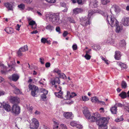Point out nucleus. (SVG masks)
<instances>
[{
  "label": "nucleus",
  "instance_id": "obj_1",
  "mask_svg": "<svg viewBox=\"0 0 129 129\" xmlns=\"http://www.w3.org/2000/svg\"><path fill=\"white\" fill-rule=\"evenodd\" d=\"M51 83L53 85H55V88L57 89L59 91L57 92H55V95L57 97L60 98H62V95L63 94V92L61 91L62 89V88L60 86H59L57 88V86L56 85L57 84H59L60 83V81L59 78L58 77H56L54 79L51 80Z\"/></svg>",
  "mask_w": 129,
  "mask_h": 129
},
{
  "label": "nucleus",
  "instance_id": "obj_2",
  "mask_svg": "<svg viewBox=\"0 0 129 129\" xmlns=\"http://www.w3.org/2000/svg\"><path fill=\"white\" fill-rule=\"evenodd\" d=\"M47 18L49 21H51L53 24L57 25L61 22V21L60 19V16L59 14H53L48 16Z\"/></svg>",
  "mask_w": 129,
  "mask_h": 129
},
{
  "label": "nucleus",
  "instance_id": "obj_3",
  "mask_svg": "<svg viewBox=\"0 0 129 129\" xmlns=\"http://www.w3.org/2000/svg\"><path fill=\"white\" fill-rule=\"evenodd\" d=\"M99 122V129H107V124L108 122L107 118L103 117L98 119Z\"/></svg>",
  "mask_w": 129,
  "mask_h": 129
},
{
  "label": "nucleus",
  "instance_id": "obj_4",
  "mask_svg": "<svg viewBox=\"0 0 129 129\" xmlns=\"http://www.w3.org/2000/svg\"><path fill=\"white\" fill-rule=\"evenodd\" d=\"M28 87L29 89L32 90L31 94L32 96L34 97L36 96V95H37L38 92V87L35 85L31 84H29Z\"/></svg>",
  "mask_w": 129,
  "mask_h": 129
},
{
  "label": "nucleus",
  "instance_id": "obj_5",
  "mask_svg": "<svg viewBox=\"0 0 129 129\" xmlns=\"http://www.w3.org/2000/svg\"><path fill=\"white\" fill-rule=\"evenodd\" d=\"M104 16H107V20L108 22V23L110 25L113 24V22L114 21H116L117 20L113 16L111 15H108L106 13H103V15Z\"/></svg>",
  "mask_w": 129,
  "mask_h": 129
},
{
  "label": "nucleus",
  "instance_id": "obj_6",
  "mask_svg": "<svg viewBox=\"0 0 129 129\" xmlns=\"http://www.w3.org/2000/svg\"><path fill=\"white\" fill-rule=\"evenodd\" d=\"M89 20L90 19L87 17H82L80 19V23L83 26H86L88 24H89Z\"/></svg>",
  "mask_w": 129,
  "mask_h": 129
},
{
  "label": "nucleus",
  "instance_id": "obj_7",
  "mask_svg": "<svg viewBox=\"0 0 129 129\" xmlns=\"http://www.w3.org/2000/svg\"><path fill=\"white\" fill-rule=\"evenodd\" d=\"M12 112L16 114H19L20 112V107L17 105L14 104L13 105L12 108Z\"/></svg>",
  "mask_w": 129,
  "mask_h": 129
},
{
  "label": "nucleus",
  "instance_id": "obj_8",
  "mask_svg": "<svg viewBox=\"0 0 129 129\" xmlns=\"http://www.w3.org/2000/svg\"><path fill=\"white\" fill-rule=\"evenodd\" d=\"M121 22L124 26H128L129 25V17H123L121 19Z\"/></svg>",
  "mask_w": 129,
  "mask_h": 129
},
{
  "label": "nucleus",
  "instance_id": "obj_9",
  "mask_svg": "<svg viewBox=\"0 0 129 129\" xmlns=\"http://www.w3.org/2000/svg\"><path fill=\"white\" fill-rule=\"evenodd\" d=\"M98 3L96 0H90L89 6L92 8H96L98 7Z\"/></svg>",
  "mask_w": 129,
  "mask_h": 129
},
{
  "label": "nucleus",
  "instance_id": "obj_10",
  "mask_svg": "<svg viewBox=\"0 0 129 129\" xmlns=\"http://www.w3.org/2000/svg\"><path fill=\"white\" fill-rule=\"evenodd\" d=\"M115 106L119 107H122L123 106L124 108L129 113V105L125 106V105H122L120 103H116L115 105Z\"/></svg>",
  "mask_w": 129,
  "mask_h": 129
},
{
  "label": "nucleus",
  "instance_id": "obj_11",
  "mask_svg": "<svg viewBox=\"0 0 129 129\" xmlns=\"http://www.w3.org/2000/svg\"><path fill=\"white\" fill-rule=\"evenodd\" d=\"M64 116L67 119H72L73 117V115L71 112H67L64 113L63 114Z\"/></svg>",
  "mask_w": 129,
  "mask_h": 129
},
{
  "label": "nucleus",
  "instance_id": "obj_12",
  "mask_svg": "<svg viewBox=\"0 0 129 129\" xmlns=\"http://www.w3.org/2000/svg\"><path fill=\"white\" fill-rule=\"evenodd\" d=\"M5 6L6 7L8 10H11L13 11V7L12 5L8 2L4 3Z\"/></svg>",
  "mask_w": 129,
  "mask_h": 129
},
{
  "label": "nucleus",
  "instance_id": "obj_13",
  "mask_svg": "<svg viewBox=\"0 0 129 129\" xmlns=\"http://www.w3.org/2000/svg\"><path fill=\"white\" fill-rule=\"evenodd\" d=\"M19 76L17 74H14L12 77H9V79L10 80H12L14 81H16L19 79Z\"/></svg>",
  "mask_w": 129,
  "mask_h": 129
},
{
  "label": "nucleus",
  "instance_id": "obj_14",
  "mask_svg": "<svg viewBox=\"0 0 129 129\" xmlns=\"http://www.w3.org/2000/svg\"><path fill=\"white\" fill-rule=\"evenodd\" d=\"M83 113L86 118L89 117L90 114L87 108H85L83 111Z\"/></svg>",
  "mask_w": 129,
  "mask_h": 129
},
{
  "label": "nucleus",
  "instance_id": "obj_15",
  "mask_svg": "<svg viewBox=\"0 0 129 129\" xmlns=\"http://www.w3.org/2000/svg\"><path fill=\"white\" fill-rule=\"evenodd\" d=\"M32 121L33 125H35V127L33 128H37L39 125L38 121L35 118H33L32 120Z\"/></svg>",
  "mask_w": 129,
  "mask_h": 129
},
{
  "label": "nucleus",
  "instance_id": "obj_16",
  "mask_svg": "<svg viewBox=\"0 0 129 129\" xmlns=\"http://www.w3.org/2000/svg\"><path fill=\"white\" fill-rule=\"evenodd\" d=\"M83 10L82 8H76L73 10L74 13L75 14L82 12Z\"/></svg>",
  "mask_w": 129,
  "mask_h": 129
},
{
  "label": "nucleus",
  "instance_id": "obj_17",
  "mask_svg": "<svg viewBox=\"0 0 129 129\" xmlns=\"http://www.w3.org/2000/svg\"><path fill=\"white\" fill-rule=\"evenodd\" d=\"M3 108L7 111L9 112L10 111L11 109L10 106L7 104H5L3 105Z\"/></svg>",
  "mask_w": 129,
  "mask_h": 129
},
{
  "label": "nucleus",
  "instance_id": "obj_18",
  "mask_svg": "<svg viewBox=\"0 0 129 129\" xmlns=\"http://www.w3.org/2000/svg\"><path fill=\"white\" fill-rule=\"evenodd\" d=\"M5 31L8 34H11L13 33V30L12 28L10 27H7L5 28Z\"/></svg>",
  "mask_w": 129,
  "mask_h": 129
},
{
  "label": "nucleus",
  "instance_id": "obj_19",
  "mask_svg": "<svg viewBox=\"0 0 129 129\" xmlns=\"http://www.w3.org/2000/svg\"><path fill=\"white\" fill-rule=\"evenodd\" d=\"M10 101L13 103H19V99L16 97H12L10 99Z\"/></svg>",
  "mask_w": 129,
  "mask_h": 129
},
{
  "label": "nucleus",
  "instance_id": "obj_20",
  "mask_svg": "<svg viewBox=\"0 0 129 129\" xmlns=\"http://www.w3.org/2000/svg\"><path fill=\"white\" fill-rule=\"evenodd\" d=\"M121 55L120 52L119 51H116L115 52V58L117 60H119L120 59Z\"/></svg>",
  "mask_w": 129,
  "mask_h": 129
},
{
  "label": "nucleus",
  "instance_id": "obj_21",
  "mask_svg": "<svg viewBox=\"0 0 129 129\" xmlns=\"http://www.w3.org/2000/svg\"><path fill=\"white\" fill-rule=\"evenodd\" d=\"M12 86L15 89L14 92L16 94H20L22 93V92H21L20 90L15 86L13 85Z\"/></svg>",
  "mask_w": 129,
  "mask_h": 129
},
{
  "label": "nucleus",
  "instance_id": "obj_22",
  "mask_svg": "<svg viewBox=\"0 0 129 129\" xmlns=\"http://www.w3.org/2000/svg\"><path fill=\"white\" fill-rule=\"evenodd\" d=\"M117 107L115 106L114 105V106L111 108L110 110L112 113L113 114H116Z\"/></svg>",
  "mask_w": 129,
  "mask_h": 129
},
{
  "label": "nucleus",
  "instance_id": "obj_23",
  "mask_svg": "<svg viewBox=\"0 0 129 129\" xmlns=\"http://www.w3.org/2000/svg\"><path fill=\"white\" fill-rule=\"evenodd\" d=\"M45 28L47 29L50 31H52L54 29L53 26L51 25L50 24H49L46 26Z\"/></svg>",
  "mask_w": 129,
  "mask_h": 129
},
{
  "label": "nucleus",
  "instance_id": "obj_24",
  "mask_svg": "<svg viewBox=\"0 0 129 129\" xmlns=\"http://www.w3.org/2000/svg\"><path fill=\"white\" fill-rule=\"evenodd\" d=\"M116 31L117 33H119L122 29V25H118L116 26Z\"/></svg>",
  "mask_w": 129,
  "mask_h": 129
},
{
  "label": "nucleus",
  "instance_id": "obj_25",
  "mask_svg": "<svg viewBox=\"0 0 129 129\" xmlns=\"http://www.w3.org/2000/svg\"><path fill=\"white\" fill-rule=\"evenodd\" d=\"M87 118L90 120V121L91 122H95L97 121V119L93 115L91 116L90 115L89 117Z\"/></svg>",
  "mask_w": 129,
  "mask_h": 129
},
{
  "label": "nucleus",
  "instance_id": "obj_26",
  "mask_svg": "<svg viewBox=\"0 0 129 129\" xmlns=\"http://www.w3.org/2000/svg\"><path fill=\"white\" fill-rule=\"evenodd\" d=\"M127 94L124 91L122 92L121 93L119 94V95L120 96L122 99H125L127 96Z\"/></svg>",
  "mask_w": 129,
  "mask_h": 129
},
{
  "label": "nucleus",
  "instance_id": "obj_27",
  "mask_svg": "<svg viewBox=\"0 0 129 129\" xmlns=\"http://www.w3.org/2000/svg\"><path fill=\"white\" fill-rule=\"evenodd\" d=\"M91 100L92 102H93L98 103L100 102L98 99L95 96L91 98Z\"/></svg>",
  "mask_w": 129,
  "mask_h": 129
},
{
  "label": "nucleus",
  "instance_id": "obj_28",
  "mask_svg": "<svg viewBox=\"0 0 129 129\" xmlns=\"http://www.w3.org/2000/svg\"><path fill=\"white\" fill-rule=\"evenodd\" d=\"M92 48L94 50H99L101 49L100 46L97 45H95L92 46Z\"/></svg>",
  "mask_w": 129,
  "mask_h": 129
},
{
  "label": "nucleus",
  "instance_id": "obj_29",
  "mask_svg": "<svg viewBox=\"0 0 129 129\" xmlns=\"http://www.w3.org/2000/svg\"><path fill=\"white\" fill-rule=\"evenodd\" d=\"M120 43V46L121 47H124L126 45L125 42L124 40L121 41Z\"/></svg>",
  "mask_w": 129,
  "mask_h": 129
},
{
  "label": "nucleus",
  "instance_id": "obj_30",
  "mask_svg": "<svg viewBox=\"0 0 129 129\" xmlns=\"http://www.w3.org/2000/svg\"><path fill=\"white\" fill-rule=\"evenodd\" d=\"M20 48H22L21 49V50L22 52H25L26 51L28 50L27 48V45H25L23 47H21Z\"/></svg>",
  "mask_w": 129,
  "mask_h": 129
},
{
  "label": "nucleus",
  "instance_id": "obj_31",
  "mask_svg": "<svg viewBox=\"0 0 129 129\" xmlns=\"http://www.w3.org/2000/svg\"><path fill=\"white\" fill-rule=\"evenodd\" d=\"M119 65L123 69H125L127 68V66L126 64H124L121 62L119 63Z\"/></svg>",
  "mask_w": 129,
  "mask_h": 129
},
{
  "label": "nucleus",
  "instance_id": "obj_32",
  "mask_svg": "<svg viewBox=\"0 0 129 129\" xmlns=\"http://www.w3.org/2000/svg\"><path fill=\"white\" fill-rule=\"evenodd\" d=\"M110 2V0H101L102 4L104 5H105L109 3Z\"/></svg>",
  "mask_w": 129,
  "mask_h": 129
},
{
  "label": "nucleus",
  "instance_id": "obj_33",
  "mask_svg": "<svg viewBox=\"0 0 129 129\" xmlns=\"http://www.w3.org/2000/svg\"><path fill=\"white\" fill-rule=\"evenodd\" d=\"M32 0H22V2L27 4H30L32 2Z\"/></svg>",
  "mask_w": 129,
  "mask_h": 129
},
{
  "label": "nucleus",
  "instance_id": "obj_34",
  "mask_svg": "<svg viewBox=\"0 0 129 129\" xmlns=\"http://www.w3.org/2000/svg\"><path fill=\"white\" fill-rule=\"evenodd\" d=\"M119 22L117 21L116 20V21H114L113 22V24H111L110 25L112 27H115L116 26H117L118 25Z\"/></svg>",
  "mask_w": 129,
  "mask_h": 129
},
{
  "label": "nucleus",
  "instance_id": "obj_35",
  "mask_svg": "<svg viewBox=\"0 0 129 129\" xmlns=\"http://www.w3.org/2000/svg\"><path fill=\"white\" fill-rule=\"evenodd\" d=\"M119 22L117 21L116 20V21H114L113 22V24H111L110 25L112 27H115L116 26H117L118 25Z\"/></svg>",
  "mask_w": 129,
  "mask_h": 129
},
{
  "label": "nucleus",
  "instance_id": "obj_36",
  "mask_svg": "<svg viewBox=\"0 0 129 129\" xmlns=\"http://www.w3.org/2000/svg\"><path fill=\"white\" fill-rule=\"evenodd\" d=\"M58 75L60 78L63 79H66V76L63 73H60Z\"/></svg>",
  "mask_w": 129,
  "mask_h": 129
},
{
  "label": "nucleus",
  "instance_id": "obj_37",
  "mask_svg": "<svg viewBox=\"0 0 129 129\" xmlns=\"http://www.w3.org/2000/svg\"><path fill=\"white\" fill-rule=\"evenodd\" d=\"M18 7L20 8V10H22L25 8V5L23 4H21L18 6Z\"/></svg>",
  "mask_w": 129,
  "mask_h": 129
},
{
  "label": "nucleus",
  "instance_id": "obj_38",
  "mask_svg": "<svg viewBox=\"0 0 129 129\" xmlns=\"http://www.w3.org/2000/svg\"><path fill=\"white\" fill-rule=\"evenodd\" d=\"M121 86L122 88L125 89L127 86V84L125 81H123L122 82Z\"/></svg>",
  "mask_w": 129,
  "mask_h": 129
},
{
  "label": "nucleus",
  "instance_id": "obj_39",
  "mask_svg": "<svg viewBox=\"0 0 129 129\" xmlns=\"http://www.w3.org/2000/svg\"><path fill=\"white\" fill-rule=\"evenodd\" d=\"M71 98V94L70 92L68 91L67 92V95L65 96V99H69Z\"/></svg>",
  "mask_w": 129,
  "mask_h": 129
},
{
  "label": "nucleus",
  "instance_id": "obj_40",
  "mask_svg": "<svg viewBox=\"0 0 129 129\" xmlns=\"http://www.w3.org/2000/svg\"><path fill=\"white\" fill-rule=\"evenodd\" d=\"M88 17H87L88 18H89L90 19V18L91 16L94 14V12L93 10H90L88 11Z\"/></svg>",
  "mask_w": 129,
  "mask_h": 129
},
{
  "label": "nucleus",
  "instance_id": "obj_41",
  "mask_svg": "<svg viewBox=\"0 0 129 129\" xmlns=\"http://www.w3.org/2000/svg\"><path fill=\"white\" fill-rule=\"evenodd\" d=\"M93 116L97 119V120H98V118H99L100 116V114L98 112L93 113Z\"/></svg>",
  "mask_w": 129,
  "mask_h": 129
},
{
  "label": "nucleus",
  "instance_id": "obj_42",
  "mask_svg": "<svg viewBox=\"0 0 129 129\" xmlns=\"http://www.w3.org/2000/svg\"><path fill=\"white\" fill-rule=\"evenodd\" d=\"M22 48H20L18 51L17 52V55L19 56H22V52L21 50V49Z\"/></svg>",
  "mask_w": 129,
  "mask_h": 129
},
{
  "label": "nucleus",
  "instance_id": "obj_43",
  "mask_svg": "<svg viewBox=\"0 0 129 129\" xmlns=\"http://www.w3.org/2000/svg\"><path fill=\"white\" fill-rule=\"evenodd\" d=\"M123 120V118L122 116H121L119 117H118L117 118L115 119V121L117 122H120Z\"/></svg>",
  "mask_w": 129,
  "mask_h": 129
},
{
  "label": "nucleus",
  "instance_id": "obj_44",
  "mask_svg": "<svg viewBox=\"0 0 129 129\" xmlns=\"http://www.w3.org/2000/svg\"><path fill=\"white\" fill-rule=\"evenodd\" d=\"M82 100L84 101H86L89 100V98L86 96H82Z\"/></svg>",
  "mask_w": 129,
  "mask_h": 129
},
{
  "label": "nucleus",
  "instance_id": "obj_45",
  "mask_svg": "<svg viewBox=\"0 0 129 129\" xmlns=\"http://www.w3.org/2000/svg\"><path fill=\"white\" fill-rule=\"evenodd\" d=\"M53 120L54 122V124L56 125V127H58V125L59 124L58 121L55 119H53Z\"/></svg>",
  "mask_w": 129,
  "mask_h": 129
},
{
  "label": "nucleus",
  "instance_id": "obj_46",
  "mask_svg": "<svg viewBox=\"0 0 129 129\" xmlns=\"http://www.w3.org/2000/svg\"><path fill=\"white\" fill-rule=\"evenodd\" d=\"M47 39L44 38H42L41 40V41L44 44H45L46 43Z\"/></svg>",
  "mask_w": 129,
  "mask_h": 129
},
{
  "label": "nucleus",
  "instance_id": "obj_47",
  "mask_svg": "<svg viewBox=\"0 0 129 129\" xmlns=\"http://www.w3.org/2000/svg\"><path fill=\"white\" fill-rule=\"evenodd\" d=\"M68 19L71 23H74L75 22L73 18H68Z\"/></svg>",
  "mask_w": 129,
  "mask_h": 129
},
{
  "label": "nucleus",
  "instance_id": "obj_48",
  "mask_svg": "<svg viewBox=\"0 0 129 129\" xmlns=\"http://www.w3.org/2000/svg\"><path fill=\"white\" fill-rule=\"evenodd\" d=\"M84 57L87 60H89L90 59L91 56L88 54H86L84 56Z\"/></svg>",
  "mask_w": 129,
  "mask_h": 129
},
{
  "label": "nucleus",
  "instance_id": "obj_49",
  "mask_svg": "<svg viewBox=\"0 0 129 129\" xmlns=\"http://www.w3.org/2000/svg\"><path fill=\"white\" fill-rule=\"evenodd\" d=\"M76 124L77 123L76 122L74 121H73L71 122L70 123V125L72 126H76Z\"/></svg>",
  "mask_w": 129,
  "mask_h": 129
},
{
  "label": "nucleus",
  "instance_id": "obj_50",
  "mask_svg": "<svg viewBox=\"0 0 129 129\" xmlns=\"http://www.w3.org/2000/svg\"><path fill=\"white\" fill-rule=\"evenodd\" d=\"M29 24V25H33L36 24L35 21L34 20H32L28 22Z\"/></svg>",
  "mask_w": 129,
  "mask_h": 129
},
{
  "label": "nucleus",
  "instance_id": "obj_51",
  "mask_svg": "<svg viewBox=\"0 0 129 129\" xmlns=\"http://www.w3.org/2000/svg\"><path fill=\"white\" fill-rule=\"evenodd\" d=\"M54 72L57 73L58 75L60 73V71L58 69H55L53 71Z\"/></svg>",
  "mask_w": 129,
  "mask_h": 129
},
{
  "label": "nucleus",
  "instance_id": "obj_52",
  "mask_svg": "<svg viewBox=\"0 0 129 129\" xmlns=\"http://www.w3.org/2000/svg\"><path fill=\"white\" fill-rule=\"evenodd\" d=\"M47 2L50 3H54L56 2V0H45Z\"/></svg>",
  "mask_w": 129,
  "mask_h": 129
},
{
  "label": "nucleus",
  "instance_id": "obj_53",
  "mask_svg": "<svg viewBox=\"0 0 129 129\" xmlns=\"http://www.w3.org/2000/svg\"><path fill=\"white\" fill-rule=\"evenodd\" d=\"M60 126L61 128L62 129H67L66 126L63 124H61Z\"/></svg>",
  "mask_w": 129,
  "mask_h": 129
},
{
  "label": "nucleus",
  "instance_id": "obj_54",
  "mask_svg": "<svg viewBox=\"0 0 129 129\" xmlns=\"http://www.w3.org/2000/svg\"><path fill=\"white\" fill-rule=\"evenodd\" d=\"M76 126L77 128L79 129H81L83 127V126L82 125L77 124L76 125Z\"/></svg>",
  "mask_w": 129,
  "mask_h": 129
},
{
  "label": "nucleus",
  "instance_id": "obj_55",
  "mask_svg": "<svg viewBox=\"0 0 129 129\" xmlns=\"http://www.w3.org/2000/svg\"><path fill=\"white\" fill-rule=\"evenodd\" d=\"M5 68V67L4 66V64L2 63H0V70L1 69H4Z\"/></svg>",
  "mask_w": 129,
  "mask_h": 129
},
{
  "label": "nucleus",
  "instance_id": "obj_56",
  "mask_svg": "<svg viewBox=\"0 0 129 129\" xmlns=\"http://www.w3.org/2000/svg\"><path fill=\"white\" fill-rule=\"evenodd\" d=\"M113 6L114 7L115 9V11L116 12H118V6L116 5H114Z\"/></svg>",
  "mask_w": 129,
  "mask_h": 129
},
{
  "label": "nucleus",
  "instance_id": "obj_57",
  "mask_svg": "<svg viewBox=\"0 0 129 129\" xmlns=\"http://www.w3.org/2000/svg\"><path fill=\"white\" fill-rule=\"evenodd\" d=\"M72 48L74 50H76L77 49V46L76 45H74L72 46Z\"/></svg>",
  "mask_w": 129,
  "mask_h": 129
},
{
  "label": "nucleus",
  "instance_id": "obj_58",
  "mask_svg": "<svg viewBox=\"0 0 129 129\" xmlns=\"http://www.w3.org/2000/svg\"><path fill=\"white\" fill-rule=\"evenodd\" d=\"M40 61L41 62V63L42 64H44V59L43 58H40Z\"/></svg>",
  "mask_w": 129,
  "mask_h": 129
},
{
  "label": "nucleus",
  "instance_id": "obj_59",
  "mask_svg": "<svg viewBox=\"0 0 129 129\" xmlns=\"http://www.w3.org/2000/svg\"><path fill=\"white\" fill-rule=\"evenodd\" d=\"M56 31L59 33H60V27H56Z\"/></svg>",
  "mask_w": 129,
  "mask_h": 129
},
{
  "label": "nucleus",
  "instance_id": "obj_60",
  "mask_svg": "<svg viewBox=\"0 0 129 129\" xmlns=\"http://www.w3.org/2000/svg\"><path fill=\"white\" fill-rule=\"evenodd\" d=\"M33 107H32L30 106L27 107V109L30 111H32L33 110Z\"/></svg>",
  "mask_w": 129,
  "mask_h": 129
},
{
  "label": "nucleus",
  "instance_id": "obj_61",
  "mask_svg": "<svg viewBox=\"0 0 129 129\" xmlns=\"http://www.w3.org/2000/svg\"><path fill=\"white\" fill-rule=\"evenodd\" d=\"M68 32L67 31H64L63 34V36L64 37H66L68 34Z\"/></svg>",
  "mask_w": 129,
  "mask_h": 129
},
{
  "label": "nucleus",
  "instance_id": "obj_62",
  "mask_svg": "<svg viewBox=\"0 0 129 129\" xmlns=\"http://www.w3.org/2000/svg\"><path fill=\"white\" fill-rule=\"evenodd\" d=\"M46 94H43L41 95V97L43 99H45L46 98Z\"/></svg>",
  "mask_w": 129,
  "mask_h": 129
},
{
  "label": "nucleus",
  "instance_id": "obj_63",
  "mask_svg": "<svg viewBox=\"0 0 129 129\" xmlns=\"http://www.w3.org/2000/svg\"><path fill=\"white\" fill-rule=\"evenodd\" d=\"M50 65V63L49 62H47L45 64L46 67L47 68L49 67Z\"/></svg>",
  "mask_w": 129,
  "mask_h": 129
},
{
  "label": "nucleus",
  "instance_id": "obj_64",
  "mask_svg": "<svg viewBox=\"0 0 129 129\" xmlns=\"http://www.w3.org/2000/svg\"><path fill=\"white\" fill-rule=\"evenodd\" d=\"M76 95V94L74 92H72L71 94V98H73Z\"/></svg>",
  "mask_w": 129,
  "mask_h": 129
}]
</instances>
